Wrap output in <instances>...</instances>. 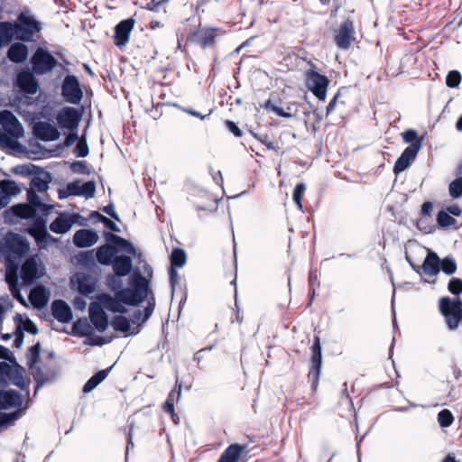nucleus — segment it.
Returning a JSON list of instances; mask_svg holds the SVG:
<instances>
[{
    "mask_svg": "<svg viewBox=\"0 0 462 462\" xmlns=\"http://www.w3.org/2000/svg\"><path fill=\"white\" fill-rule=\"evenodd\" d=\"M78 217L79 215L60 214L51 223L50 229L55 234H65L71 228Z\"/></svg>",
    "mask_w": 462,
    "mask_h": 462,
    "instance_id": "nucleus-19",
    "label": "nucleus"
},
{
    "mask_svg": "<svg viewBox=\"0 0 462 462\" xmlns=\"http://www.w3.org/2000/svg\"><path fill=\"white\" fill-rule=\"evenodd\" d=\"M10 305V300L8 297H1L0 298V326L3 323V315Z\"/></svg>",
    "mask_w": 462,
    "mask_h": 462,
    "instance_id": "nucleus-60",
    "label": "nucleus"
},
{
    "mask_svg": "<svg viewBox=\"0 0 462 462\" xmlns=\"http://www.w3.org/2000/svg\"><path fill=\"white\" fill-rule=\"evenodd\" d=\"M421 148V142L418 141L404 149L401 156L395 162L393 171L398 174L409 168L411 162L415 160Z\"/></svg>",
    "mask_w": 462,
    "mask_h": 462,
    "instance_id": "nucleus-10",
    "label": "nucleus"
},
{
    "mask_svg": "<svg viewBox=\"0 0 462 462\" xmlns=\"http://www.w3.org/2000/svg\"><path fill=\"white\" fill-rule=\"evenodd\" d=\"M75 153L78 157H86L88 154V146L86 141L80 140L75 148Z\"/></svg>",
    "mask_w": 462,
    "mask_h": 462,
    "instance_id": "nucleus-54",
    "label": "nucleus"
},
{
    "mask_svg": "<svg viewBox=\"0 0 462 462\" xmlns=\"http://www.w3.org/2000/svg\"><path fill=\"white\" fill-rule=\"evenodd\" d=\"M104 306L97 302H91L89 305L88 312L89 319L93 326L98 332H104L108 327V319L106 312L103 310Z\"/></svg>",
    "mask_w": 462,
    "mask_h": 462,
    "instance_id": "nucleus-12",
    "label": "nucleus"
},
{
    "mask_svg": "<svg viewBox=\"0 0 462 462\" xmlns=\"http://www.w3.org/2000/svg\"><path fill=\"white\" fill-rule=\"evenodd\" d=\"M61 95L69 104L78 105L83 97V91L76 76L68 75L61 84Z\"/></svg>",
    "mask_w": 462,
    "mask_h": 462,
    "instance_id": "nucleus-8",
    "label": "nucleus"
},
{
    "mask_svg": "<svg viewBox=\"0 0 462 462\" xmlns=\"http://www.w3.org/2000/svg\"><path fill=\"white\" fill-rule=\"evenodd\" d=\"M111 326L116 331L127 333L130 330V320L121 315L115 316L111 320Z\"/></svg>",
    "mask_w": 462,
    "mask_h": 462,
    "instance_id": "nucleus-32",
    "label": "nucleus"
},
{
    "mask_svg": "<svg viewBox=\"0 0 462 462\" xmlns=\"http://www.w3.org/2000/svg\"><path fill=\"white\" fill-rule=\"evenodd\" d=\"M448 191L453 199H457L462 196V176L450 182Z\"/></svg>",
    "mask_w": 462,
    "mask_h": 462,
    "instance_id": "nucleus-44",
    "label": "nucleus"
},
{
    "mask_svg": "<svg viewBox=\"0 0 462 462\" xmlns=\"http://www.w3.org/2000/svg\"><path fill=\"white\" fill-rule=\"evenodd\" d=\"M35 136L42 141H55L59 139L60 133L58 129L48 122H38L33 126Z\"/></svg>",
    "mask_w": 462,
    "mask_h": 462,
    "instance_id": "nucleus-16",
    "label": "nucleus"
},
{
    "mask_svg": "<svg viewBox=\"0 0 462 462\" xmlns=\"http://www.w3.org/2000/svg\"><path fill=\"white\" fill-rule=\"evenodd\" d=\"M15 25L18 31L16 40L22 42L33 41L34 35L42 30V23L28 10L20 13Z\"/></svg>",
    "mask_w": 462,
    "mask_h": 462,
    "instance_id": "nucleus-3",
    "label": "nucleus"
},
{
    "mask_svg": "<svg viewBox=\"0 0 462 462\" xmlns=\"http://www.w3.org/2000/svg\"><path fill=\"white\" fill-rule=\"evenodd\" d=\"M23 328L32 334V335H35L38 333V328L36 327V325L29 319H26L23 322Z\"/></svg>",
    "mask_w": 462,
    "mask_h": 462,
    "instance_id": "nucleus-58",
    "label": "nucleus"
},
{
    "mask_svg": "<svg viewBox=\"0 0 462 462\" xmlns=\"http://www.w3.org/2000/svg\"><path fill=\"white\" fill-rule=\"evenodd\" d=\"M134 20L128 18L121 21L116 26L115 43L116 46H125L129 42L130 33L134 28Z\"/></svg>",
    "mask_w": 462,
    "mask_h": 462,
    "instance_id": "nucleus-15",
    "label": "nucleus"
},
{
    "mask_svg": "<svg viewBox=\"0 0 462 462\" xmlns=\"http://www.w3.org/2000/svg\"><path fill=\"white\" fill-rule=\"evenodd\" d=\"M440 270L448 275H451L457 271V263L451 257H445L440 261Z\"/></svg>",
    "mask_w": 462,
    "mask_h": 462,
    "instance_id": "nucleus-41",
    "label": "nucleus"
},
{
    "mask_svg": "<svg viewBox=\"0 0 462 462\" xmlns=\"http://www.w3.org/2000/svg\"><path fill=\"white\" fill-rule=\"evenodd\" d=\"M98 241L97 232L90 229H80L75 232L73 243L77 247L84 248L94 245Z\"/></svg>",
    "mask_w": 462,
    "mask_h": 462,
    "instance_id": "nucleus-18",
    "label": "nucleus"
},
{
    "mask_svg": "<svg viewBox=\"0 0 462 462\" xmlns=\"http://www.w3.org/2000/svg\"><path fill=\"white\" fill-rule=\"evenodd\" d=\"M23 398L14 390H0V411L22 406ZM0 423H8L17 419V412L0 414Z\"/></svg>",
    "mask_w": 462,
    "mask_h": 462,
    "instance_id": "nucleus-6",
    "label": "nucleus"
},
{
    "mask_svg": "<svg viewBox=\"0 0 462 462\" xmlns=\"http://www.w3.org/2000/svg\"><path fill=\"white\" fill-rule=\"evenodd\" d=\"M454 421V416L449 410L444 409L438 414V422L443 428L449 427Z\"/></svg>",
    "mask_w": 462,
    "mask_h": 462,
    "instance_id": "nucleus-43",
    "label": "nucleus"
},
{
    "mask_svg": "<svg viewBox=\"0 0 462 462\" xmlns=\"http://www.w3.org/2000/svg\"><path fill=\"white\" fill-rule=\"evenodd\" d=\"M245 445L232 444L220 456L217 462H237L242 452L245 449Z\"/></svg>",
    "mask_w": 462,
    "mask_h": 462,
    "instance_id": "nucleus-26",
    "label": "nucleus"
},
{
    "mask_svg": "<svg viewBox=\"0 0 462 462\" xmlns=\"http://www.w3.org/2000/svg\"><path fill=\"white\" fill-rule=\"evenodd\" d=\"M448 289L454 295L460 294L462 292V280L459 278L451 279L448 282Z\"/></svg>",
    "mask_w": 462,
    "mask_h": 462,
    "instance_id": "nucleus-52",
    "label": "nucleus"
},
{
    "mask_svg": "<svg viewBox=\"0 0 462 462\" xmlns=\"http://www.w3.org/2000/svg\"><path fill=\"white\" fill-rule=\"evenodd\" d=\"M8 283H9V286H10V290L13 293V295L14 296V298H16L19 302H21L23 305H26V301L24 300V298L21 295L20 293V290L18 288V280H17V276L15 274L14 275H7V278H6Z\"/></svg>",
    "mask_w": 462,
    "mask_h": 462,
    "instance_id": "nucleus-38",
    "label": "nucleus"
},
{
    "mask_svg": "<svg viewBox=\"0 0 462 462\" xmlns=\"http://www.w3.org/2000/svg\"><path fill=\"white\" fill-rule=\"evenodd\" d=\"M306 186L304 183L297 184L293 190V200L300 210H302L301 199L303 198Z\"/></svg>",
    "mask_w": 462,
    "mask_h": 462,
    "instance_id": "nucleus-46",
    "label": "nucleus"
},
{
    "mask_svg": "<svg viewBox=\"0 0 462 462\" xmlns=\"http://www.w3.org/2000/svg\"><path fill=\"white\" fill-rule=\"evenodd\" d=\"M437 221L439 225L442 227H448L453 225L456 220L454 217H452L449 214H448L446 211L441 210L439 212L437 217Z\"/></svg>",
    "mask_w": 462,
    "mask_h": 462,
    "instance_id": "nucleus-47",
    "label": "nucleus"
},
{
    "mask_svg": "<svg viewBox=\"0 0 462 462\" xmlns=\"http://www.w3.org/2000/svg\"><path fill=\"white\" fill-rule=\"evenodd\" d=\"M27 199L30 203L29 205L36 208V212L48 214L49 211L52 208L51 206L43 203L39 195H37V192H34L33 189L27 190Z\"/></svg>",
    "mask_w": 462,
    "mask_h": 462,
    "instance_id": "nucleus-30",
    "label": "nucleus"
},
{
    "mask_svg": "<svg viewBox=\"0 0 462 462\" xmlns=\"http://www.w3.org/2000/svg\"><path fill=\"white\" fill-rule=\"evenodd\" d=\"M215 31V28L199 29L194 34L196 42L203 48L212 45L216 40Z\"/></svg>",
    "mask_w": 462,
    "mask_h": 462,
    "instance_id": "nucleus-27",
    "label": "nucleus"
},
{
    "mask_svg": "<svg viewBox=\"0 0 462 462\" xmlns=\"http://www.w3.org/2000/svg\"><path fill=\"white\" fill-rule=\"evenodd\" d=\"M57 122L60 128L74 130L78 127L80 116L74 107H64L57 114Z\"/></svg>",
    "mask_w": 462,
    "mask_h": 462,
    "instance_id": "nucleus-11",
    "label": "nucleus"
},
{
    "mask_svg": "<svg viewBox=\"0 0 462 462\" xmlns=\"http://www.w3.org/2000/svg\"><path fill=\"white\" fill-rule=\"evenodd\" d=\"M111 369H112V366L108 367L106 369L101 370V371L97 372V374H95L92 377L99 384L101 382H103L107 377V375L109 374Z\"/></svg>",
    "mask_w": 462,
    "mask_h": 462,
    "instance_id": "nucleus-61",
    "label": "nucleus"
},
{
    "mask_svg": "<svg viewBox=\"0 0 462 462\" xmlns=\"http://www.w3.org/2000/svg\"><path fill=\"white\" fill-rule=\"evenodd\" d=\"M70 169L75 173H86L87 165L85 162L77 161L71 163Z\"/></svg>",
    "mask_w": 462,
    "mask_h": 462,
    "instance_id": "nucleus-56",
    "label": "nucleus"
},
{
    "mask_svg": "<svg viewBox=\"0 0 462 462\" xmlns=\"http://www.w3.org/2000/svg\"><path fill=\"white\" fill-rule=\"evenodd\" d=\"M440 259L438 254L432 251H429L423 263L422 271L426 275L435 276L440 271Z\"/></svg>",
    "mask_w": 462,
    "mask_h": 462,
    "instance_id": "nucleus-23",
    "label": "nucleus"
},
{
    "mask_svg": "<svg viewBox=\"0 0 462 462\" xmlns=\"http://www.w3.org/2000/svg\"><path fill=\"white\" fill-rule=\"evenodd\" d=\"M433 209V205L430 201H426L421 206L422 217L430 218Z\"/></svg>",
    "mask_w": 462,
    "mask_h": 462,
    "instance_id": "nucleus-62",
    "label": "nucleus"
},
{
    "mask_svg": "<svg viewBox=\"0 0 462 462\" xmlns=\"http://www.w3.org/2000/svg\"><path fill=\"white\" fill-rule=\"evenodd\" d=\"M402 135L403 141L407 143L412 144L418 141H420L422 143V138H419L417 132L413 129L406 130L402 134Z\"/></svg>",
    "mask_w": 462,
    "mask_h": 462,
    "instance_id": "nucleus-51",
    "label": "nucleus"
},
{
    "mask_svg": "<svg viewBox=\"0 0 462 462\" xmlns=\"http://www.w3.org/2000/svg\"><path fill=\"white\" fill-rule=\"evenodd\" d=\"M51 313L58 321L62 323H69L72 319L71 309L62 300H55L51 303Z\"/></svg>",
    "mask_w": 462,
    "mask_h": 462,
    "instance_id": "nucleus-20",
    "label": "nucleus"
},
{
    "mask_svg": "<svg viewBox=\"0 0 462 462\" xmlns=\"http://www.w3.org/2000/svg\"><path fill=\"white\" fill-rule=\"evenodd\" d=\"M9 379L14 385L19 387L20 389L24 390L27 388V383H25L23 375L19 368H14L12 371Z\"/></svg>",
    "mask_w": 462,
    "mask_h": 462,
    "instance_id": "nucleus-39",
    "label": "nucleus"
},
{
    "mask_svg": "<svg viewBox=\"0 0 462 462\" xmlns=\"http://www.w3.org/2000/svg\"><path fill=\"white\" fill-rule=\"evenodd\" d=\"M430 218L420 217L417 222V227L425 234L431 232L432 228L429 223Z\"/></svg>",
    "mask_w": 462,
    "mask_h": 462,
    "instance_id": "nucleus-55",
    "label": "nucleus"
},
{
    "mask_svg": "<svg viewBox=\"0 0 462 462\" xmlns=\"http://www.w3.org/2000/svg\"><path fill=\"white\" fill-rule=\"evenodd\" d=\"M80 181H73L67 184L66 187V192L67 196L74 195V196H80ZM66 195H61L60 193V198H64Z\"/></svg>",
    "mask_w": 462,
    "mask_h": 462,
    "instance_id": "nucleus-50",
    "label": "nucleus"
},
{
    "mask_svg": "<svg viewBox=\"0 0 462 462\" xmlns=\"http://www.w3.org/2000/svg\"><path fill=\"white\" fill-rule=\"evenodd\" d=\"M28 56V48L21 42L12 44L7 51L8 59L14 63L23 62Z\"/></svg>",
    "mask_w": 462,
    "mask_h": 462,
    "instance_id": "nucleus-24",
    "label": "nucleus"
},
{
    "mask_svg": "<svg viewBox=\"0 0 462 462\" xmlns=\"http://www.w3.org/2000/svg\"><path fill=\"white\" fill-rule=\"evenodd\" d=\"M16 27L15 23H0V43L2 46L9 44L13 39H16L18 32Z\"/></svg>",
    "mask_w": 462,
    "mask_h": 462,
    "instance_id": "nucleus-25",
    "label": "nucleus"
},
{
    "mask_svg": "<svg viewBox=\"0 0 462 462\" xmlns=\"http://www.w3.org/2000/svg\"><path fill=\"white\" fill-rule=\"evenodd\" d=\"M148 296V283L143 278L132 283V287L119 290L115 292V296L109 294H101L98 301L109 311L115 313H126L127 310L124 306H138Z\"/></svg>",
    "mask_w": 462,
    "mask_h": 462,
    "instance_id": "nucleus-1",
    "label": "nucleus"
},
{
    "mask_svg": "<svg viewBox=\"0 0 462 462\" xmlns=\"http://www.w3.org/2000/svg\"><path fill=\"white\" fill-rule=\"evenodd\" d=\"M439 308L449 330H456L462 321V300L459 298L439 299Z\"/></svg>",
    "mask_w": 462,
    "mask_h": 462,
    "instance_id": "nucleus-2",
    "label": "nucleus"
},
{
    "mask_svg": "<svg viewBox=\"0 0 462 462\" xmlns=\"http://www.w3.org/2000/svg\"><path fill=\"white\" fill-rule=\"evenodd\" d=\"M17 87L24 93L33 95L38 91L39 84L32 73L22 71L16 78Z\"/></svg>",
    "mask_w": 462,
    "mask_h": 462,
    "instance_id": "nucleus-17",
    "label": "nucleus"
},
{
    "mask_svg": "<svg viewBox=\"0 0 462 462\" xmlns=\"http://www.w3.org/2000/svg\"><path fill=\"white\" fill-rule=\"evenodd\" d=\"M312 356H311V369L309 372V379L316 383L319 380L321 368V345L319 338L316 337L311 346Z\"/></svg>",
    "mask_w": 462,
    "mask_h": 462,
    "instance_id": "nucleus-14",
    "label": "nucleus"
},
{
    "mask_svg": "<svg viewBox=\"0 0 462 462\" xmlns=\"http://www.w3.org/2000/svg\"><path fill=\"white\" fill-rule=\"evenodd\" d=\"M335 40L340 49L346 50L350 46L355 40V28L352 21L346 20L340 25Z\"/></svg>",
    "mask_w": 462,
    "mask_h": 462,
    "instance_id": "nucleus-13",
    "label": "nucleus"
},
{
    "mask_svg": "<svg viewBox=\"0 0 462 462\" xmlns=\"http://www.w3.org/2000/svg\"><path fill=\"white\" fill-rule=\"evenodd\" d=\"M4 129L12 137L18 138L23 134V127L17 118Z\"/></svg>",
    "mask_w": 462,
    "mask_h": 462,
    "instance_id": "nucleus-45",
    "label": "nucleus"
},
{
    "mask_svg": "<svg viewBox=\"0 0 462 462\" xmlns=\"http://www.w3.org/2000/svg\"><path fill=\"white\" fill-rule=\"evenodd\" d=\"M111 263L115 274L119 277L128 275L133 266L132 259L126 255L116 256Z\"/></svg>",
    "mask_w": 462,
    "mask_h": 462,
    "instance_id": "nucleus-22",
    "label": "nucleus"
},
{
    "mask_svg": "<svg viewBox=\"0 0 462 462\" xmlns=\"http://www.w3.org/2000/svg\"><path fill=\"white\" fill-rule=\"evenodd\" d=\"M20 275L24 285H31L42 277V271L41 266L38 264L36 258L30 257L25 260L21 267Z\"/></svg>",
    "mask_w": 462,
    "mask_h": 462,
    "instance_id": "nucleus-9",
    "label": "nucleus"
},
{
    "mask_svg": "<svg viewBox=\"0 0 462 462\" xmlns=\"http://www.w3.org/2000/svg\"><path fill=\"white\" fill-rule=\"evenodd\" d=\"M49 297V291L44 286L38 285L31 291L29 300L33 308L41 310L48 304Z\"/></svg>",
    "mask_w": 462,
    "mask_h": 462,
    "instance_id": "nucleus-21",
    "label": "nucleus"
},
{
    "mask_svg": "<svg viewBox=\"0 0 462 462\" xmlns=\"http://www.w3.org/2000/svg\"><path fill=\"white\" fill-rule=\"evenodd\" d=\"M14 212L16 216L22 218L33 217L36 215V208L30 205L19 204L14 208Z\"/></svg>",
    "mask_w": 462,
    "mask_h": 462,
    "instance_id": "nucleus-36",
    "label": "nucleus"
},
{
    "mask_svg": "<svg viewBox=\"0 0 462 462\" xmlns=\"http://www.w3.org/2000/svg\"><path fill=\"white\" fill-rule=\"evenodd\" d=\"M226 125L227 129L232 134H234V135H236V137L242 136V131L240 130V128L237 126V125L236 123H234L233 121L227 120V121H226Z\"/></svg>",
    "mask_w": 462,
    "mask_h": 462,
    "instance_id": "nucleus-59",
    "label": "nucleus"
},
{
    "mask_svg": "<svg viewBox=\"0 0 462 462\" xmlns=\"http://www.w3.org/2000/svg\"><path fill=\"white\" fill-rule=\"evenodd\" d=\"M32 70L37 75L50 73L60 65L55 57L42 47H38L31 58Z\"/></svg>",
    "mask_w": 462,
    "mask_h": 462,
    "instance_id": "nucleus-5",
    "label": "nucleus"
},
{
    "mask_svg": "<svg viewBox=\"0 0 462 462\" xmlns=\"http://www.w3.org/2000/svg\"><path fill=\"white\" fill-rule=\"evenodd\" d=\"M187 261V255L184 250L175 248L171 254V267L181 268Z\"/></svg>",
    "mask_w": 462,
    "mask_h": 462,
    "instance_id": "nucleus-34",
    "label": "nucleus"
},
{
    "mask_svg": "<svg viewBox=\"0 0 462 462\" xmlns=\"http://www.w3.org/2000/svg\"><path fill=\"white\" fill-rule=\"evenodd\" d=\"M101 223H103L105 226L109 230H112L114 232H120V229L118 228L116 224L110 220L109 218H107L106 217H102Z\"/></svg>",
    "mask_w": 462,
    "mask_h": 462,
    "instance_id": "nucleus-64",
    "label": "nucleus"
},
{
    "mask_svg": "<svg viewBox=\"0 0 462 462\" xmlns=\"http://www.w3.org/2000/svg\"><path fill=\"white\" fill-rule=\"evenodd\" d=\"M98 385L97 382L93 378L90 377L87 383L83 386V392L85 393H88L92 392L97 386Z\"/></svg>",
    "mask_w": 462,
    "mask_h": 462,
    "instance_id": "nucleus-63",
    "label": "nucleus"
},
{
    "mask_svg": "<svg viewBox=\"0 0 462 462\" xmlns=\"http://www.w3.org/2000/svg\"><path fill=\"white\" fill-rule=\"evenodd\" d=\"M96 191V186L93 181H87L81 183L80 186V196H84L86 199L93 198Z\"/></svg>",
    "mask_w": 462,
    "mask_h": 462,
    "instance_id": "nucleus-48",
    "label": "nucleus"
},
{
    "mask_svg": "<svg viewBox=\"0 0 462 462\" xmlns=\"http://www.w3.org/2000/svg\"><path fill=\"white\" fill-rule=\"evenodd\" d=\"M306 87L319 100L324 101L327 97L328 88L330 80L325 75L316 70V66L311 64V68L304 72Z\"/></svg>",
    "mask_w": 462,
    "mask_h": 462,
    "instance_id": "nucleus-4",
    "label": "nucleus"
},
{
    "mask_svg": "<svg viewBox=\"0 0 462 462\" xmlns=\"http://www.w3.org/2000/svg\"><path fill=\"white\" fill-rule=\"evenodd\" d=\"M0 191L5 193L11 201V197L18 195L21 189L14 180H3L0 181Z\"/></svg>",
    "mask_w": 462,
    "mask_h": 462,
    "instance_id": "nucleus-31",
    "label": "nucleus"
},
{
    "mask_svg": "<svg viewBox=\"0 0 462 462\" xmlns=\"http://www.w3.org/2000/svg\"><path fill=\"white\" fill-rule=\"evenodd\" d=\"M40 352H41V344L39 342L29 348L26 358H27V365L30 369H33L35 365L38 363L39 357H40Z\"/></svg>",
    "mask_w": 462,
    "mask_h": 462,
    "instance_id": "nucleus-37",
    "label": "nucleus"
},
{
    "mask_svg": "<svg viewBox=\"0 0 462 462\" xmlns=\"http://www.w3.org/2000/svg\"><path fill=\"white\" fill-rule=\"evenodd\" d=\"M29 249L26 239L21 235L7 233L0 241V251L6 254L22 255Z\"/></svg>",
    "mask_w": 462,
    "mask_h": 462,
    "instance_id": "nucleus-7",
    "label": "nucleus"
},
{
    "mask_svg": "<svg viewBox=\"0 0 462 462\" xmlns=\"http://www.w3.org/2000/svg\"><path fill=\"white\" fill-rule=\"evenodd\" d=\"M154 307H155L154 299L152 298L148 301L147 307L144 309V314L143 316L142 322H145L151 317V315L152 314V312L154 310Z\"/></svg>",
    "mask_w": 462,
    "mask_h": 462,
    "instance_id": "nucleus-57",
    "label": "nucleus"
},
{
    "mask_svg": "<svg viewBox=\"0 0 462 462\" xmlns=\"http://www.w3.org/2000/svg\"><path fill=\"white\" fill-rule=\"evenodd\" d=\"M116 250L109 245H104L97 248L95 254L97 262L103 265H109L115 256Z\"/></svg>",
    "mask_w": 462,
    "mask_h": 462,
    "instance_id": "nucleus-29",
    "label": "nucleus"
},
{
    "mask_svg": "<svg viewBox=\"0 0 462 462\" xmlns=\"http://www.w3.org/2000/svg\"><path fill=\"white\" fill-rule=\"evenodd\" d=\"M78 261L83 265H91L95 263V254L93 250L79 254Z\"/></svg>",
    "mask_w": 462,
    "mask_h": 462,
    "instance_id": "nucleus-49",
    "label": "nucleus"
},
{
    "mask_svg": "<svg viewBox=\"0 0 462 462\" xmlns=\"http://www.w3.org/2000/svg\"><path fill=\"white\" fill-rule=\"evenodd\" d=\"M72 329L76 335L81 337L89 336L92 334L93 331L92 327L86 319H79L77 322H75L73 324Z\"/></svg>",
    "mask_w": 462,
    "mask_h": 462,
    "instance_id": "nucleus-33",
    "label": "nucleus"
},
{
    "mask_svg": "<svg viewBox=\"0 0 462 462\" xmlns=\"http://www.w3.org/2000/svg\"><path fill=\"white\" fill-rule=\"evenodd\" d=\"M49 189V183L46 180L42 179L41 177H34L31 181V186L28 190H34V192L43 193L46 192Z\"/></svg>",
    "mask_w": 462,
    "mask_h": 462,
    "instance_id": "nucleus-40",
    "label": "nucleus"
},
{
    "mask_svg": "<svg viewBox=\"0 0 462 462\" xmlns=\"http://www.w3.org/2000/svg\"><path fill=\"white\" fill-rule=\"evenodd\" d=\"M78 290L83 295L90 294L94 291L95 286L85 275L77 277Z\"/></svg>",
    "mask_w": 462,
    "mask_h": 462,
    "instance_id": "nucleus-35",
    "label": "nucleus"
},
{
    "mask_svg": "<svg viewBox=\"0 0 462 462\" xmlns=\"http://www.w3.org/2000/svg\"><path fill=\"white\" fill-rule=\"evenodd\" d=\"M461 73L458 70H451L446 77V85L451 88H458L461 83Z\"/></svg>",
    "mask_w": 462,
    "mask_h": 462,
    "instance_id": "nucleus-42",
    "label": "nucleus"
},
{
    "mask_svg": "<svg viewBox=\"0 0 462 462\" xmlns=\"http://www.w3.org/2000/svg\"><path fill=\"white\" fill-rule=\"evenodd\" d=\"M15 119L16 117L10 111L5 110L0 113V123L4 128L11 125Z\"/></svg>",
    "mask_w": 462,
    "mask_h": 462,
    "instance_id": "nucleus-53",
    "label": "nucleus"
},
{
    "mask_svg": "<svg viewBox=\"0 0 462 462\" xmlns=\"http://www.w3.org/2000/svg\"><path fill=\"white\" fill-rule=\"evenodd\" d=\"M106 241L113 244L115 246H116L119 250H122L127 254H134L135 249L133 246V245L125 240L123 237H120L116 235H114L112 233H106Z\"/></svg>",
    "mask_w": 462,
    "mask_h": 462,
    "instance_id": "nucleus-28",
    "label": "nucleus"
}]
</instances>
